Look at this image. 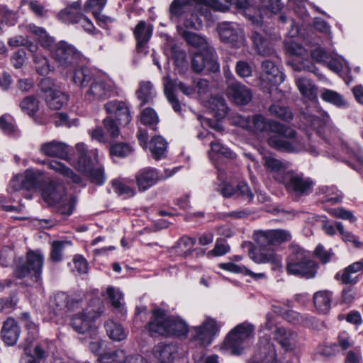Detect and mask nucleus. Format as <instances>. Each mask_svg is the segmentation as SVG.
<instances>
[{"label": "nucleus", "instance_id": "nucleus-1", "mask_svg": "<svg viewBox=\"0 0 363 363\" xmlns=\"http://www.w3.org/2000/svg\"><path fill=\"white\" fill-rule=\"evenodd\" d=\"M279 129L275 135L268 138L270 147L287 152H299L305 150L313 156L318 154L314 145L306 143V140H310L309 135L305 138L298 134L294 129L281 123Z\"/></svg>", "mask_w": 363, "mask_h": 363}, {"label": "nucleus", "instance_id": "nucleus-2", "mask_svg": "<svg viewBox=\"0 0 363 363\" xmlns=\"http://www.w3.org/2000/svg\"><path fill=\"white\" fill-rule=\"evenodd\" d=\"M151 335L165 337H186L189 333L187 323L179 317L168 316L160 308L152 311V318L148 324Z\"/></svg>", "mask_w": 363, "mask_h": 363}, {"label": "nucleus", "instance_id": "nucleus-3", "mask_svg": "<svg viewBox=\"0 0 363 363\" xmlns=\"http://www.w3.org/2000/svg\"><path fill=\"white\" fill-rule=\"evenodd\" d=\"M42 195L48 204L57 206L60 213L68 216L72 213L75 198L66 194L65 187L62 184L55 180L50 181L45 185Z\"/></svg>", "mask_w": 363, "mask_h": 363}, {"label": "nucleus", "instance_id": "nucleus-4", "mask_svg": "<svg viewBox=\"0 0 363 363\" xmlns=\"http://www.w3.org/2000/svg\"><path fill=\"white\" fill-rule=\"evenodd\" d=\"M254 337V326L248 323L238 325L225 339L222 349L232 354H240Z\"/></svg>", "mask_w": 363, "mask_h": 363}, {"label": "nucleus", "instance_id": "nucleus-5", "mask_svg": "<svg viewBox=\"0 0 363 363\" xmlns=\"http://www.w3.org/2000/svg\"><path fill=\"white\" fill-rule=\"evenodd\" d=\"M91 0H87L84 4L83 11L82 13L81 4L76 1L67 6L57 14L59 20L65 23H77L86 32L90 33L91 21L85 15L90 11Z\"/></svg>", "mask_w": 363, "mask_h": 363}, {"label": "nucleus", "instance_id": "nucleus-6", "mask_svg": "<svg viewBox=\"0 0 363 363\" xmlns=\"http://www.w3.org/2000/svg\"><path fill=\"white\" fill-rule=\"evenodd\" d=\"M280 183L283 184L288 193L294 197L307 196L312 192L313 182L303 174L289 171L284 177H280Z\"/></svg>", "mask_w": 363, "mask_h": 363}, {"label": "nucleus", "instance_id": "nucleus-7", "mask_svg": "<svg viewBox=\"0 0 363 363\" xmlns=\"http://www.w3.org/2000/svg\"><path fill=\"white\" fill-rule=\"evenodd\" d=\"M40 91L45 94L47 105L52 109L59 110L66 104L69 96L59 89V86L53 79L43 78L39 83Z\"/></svg>", "mask_w": 363, "mask_h": 363}, {"label": "nucleus", "instance_id": "nucleus-8", "mask_svg": "<svg viewBox=\"0 0 363 363\" xmlns=\"http://www.w3.org/2000/svg\"><path fill=\"white\" fill-rule=\"evenodd\" d=\"M217 30L221 41L224 43L235 48L245 45L246 38L241 25L235 22H222L218 25Z\"/></svg>", "mask_w": 363, "mask_h": 363}, {"label": "nucleus", "instance_id": "nucleus-9", "mask_svg": "<svg viewBox=\"0 0 363 363\" xmlns=\"http://www.w3.org/2000/svg\"><path fill=\"white\" fill-rule=\"evenodd\" d=\"M154 356L157 363H189L187 357L182 354L178 345L173 342H160L155 346Z\"/></svg>", "mask_w": 363, "mask_h": 363}, {"label": "nucleus", "instance_id": "nucleus-10", "mask_svg": "<svg viewBox=\"0 0 363 363\" xmlns=\"http://www.w3.org/2000/svg\"><path fill=\"white\" fill-rule=\"evenodd\" d=\"M240 125L245 129L255 133H277L279 130L280 123L267 119L261 114H255L252 116L242 118Z\"/></svg>", "mask_w": 363, "mask_h": 363}, {"label": "nucleus", "instance_id": "nucleus-11", "mask_svg": "<svg viewBox=\"0 0 363 363\" xmlns=\"http://www.w3.org/2000/svg\"><path fill=\"white\" fill-rule=\"evenodd\" d=\"M259 80L263 88L269 89L272 86L281 84L285 80V74L274 61L264 60L261 64Z\"/></svg>", "mask_w": 363, "mask_h": 363}, {"label": "nucleus", "instance_id": "nucleus-12", "mask_svg": "<svg viewBox=\"0 0 363 363\" xmlns=\"http://www.w3.org/2000/svg\"><path fill=\"white\" fill-rule=\"evenodd\" d=\"M52 57L60 66L68 68L78 63L81 54L72 45L61 41L55 45Z\"/></svg>", "mask_w": 363, "mask_h": 363}, {"label": "nucleus", "instance_id": "nucleus-13", "mask_svg": "<svg viewBox=\"0 0 363 363\" xmlns=\"http://www.w3.org/2000/svg\"><path fill=\"white\" fill-rule=\"evenodd\" d=\"M214 50H206L196 52L191 60L192 69L197 73L203 70L216 72L220 66L215 57Z\"/></svg>", "mask_w": 363, "mask_h": 363}, {"label": "nucleus", "instance_id": "nucleus-14", "mask_svg": "<svg viewBox=\"0 0 363 363\" xmlns=\"http://www.w3.org/2000/svg\"><path fill=\"white\" fill-rule=\"evenodd\" d=\"M45 257L40 250H28L26 253V261L22 257L16 259V267L22 272H41L44 265Z\"/></svg>", "mask_w": 363, "mask_h": 363}, {"label": "nucleus", "instance_id": "nucleus-15", "mask_svg": "<svg viewBox=\"0 0 363 363\" xmlns=\"http://www.w3.org/2000/svg\"><path fill=\"white\" fill-rule=\"evenodd\" d=\"M219 328L220 325L214 319L207 318L201 325L192 328V339L201 345H208L211 343Z\"/></svg>", "mask_w": 363, "mask_h": 363}, {"label": "nucleus", "instance_id": "nucleus-16", "mask_svg": "<svg viewBox=\"0 0 363 363\" xmlns=\"http://www.w3.org/2000/svg\"><path fill=\"white\" fill-rule=\"evenodd\" d=\"M291 238L289 232L284 230L259 231L254 234V240L260 247L279 245Z\"/></svg>", "mask_w": 363, "mask_h": 363}, {"label": "nucleus", "instance_id": "nucleus-17", "mask_svg": "<svg viewBox=\"0 0 363 363\" xmlns=\"http://www.w3.org/2000/svg\"><path fill=\"white\" fill-rule=\"evenodd\" d=\"M226 94L235 104L240 106L248 104L253 96L251 89L240 82L229 84L226 89Z\"/></svg>", "mask_w": 363, "mask_h": 363}, {"label": "nucleus", "instance_id": "nucleus-18", "mask_svg": "<svg viewBox=\"0 0 363 363\" xmlns=\"http://www.w3.org/2000/svg\"><path fill=\"white\" fill-rule=\"evenodd\" d=\"M258 250H251L249 252L250 257L256 263H271L272 270H279L281 268V258L277 255L274 251L267 247H260L259 245Z\"/></svg>", "mask_w": 363, "mask_h": 363}, {"label": "nucleus", "instance_id": "nucleus-19", "mask_svg": "<svg viewBox=\"0 0 363 363\" xmlns=\"http://www.w3.org/2000/svg\"><path fill=\"white\" fill-rule=\"evenodd\" d=\"M82 298L78 296H69L65 292H57L50 300V306L55 310L56 315L64 311L74 310L82 302Z\"/></svg>", "mask_w": 363, "mask_h": 363}, {"label": "nucleus", "instance_id": "nucleus-20", "mask_svg": "<svg viewBox=\"0 0 363 363\" xmlns=\"http://www.w3.org/2000/svg\"><path fill=\"white\" fill-rule=\"evenodd\" d=\"M104 109L108 114L113 115L118 122L126 125L131 121V116L127 104L122 101H110L104 104Z\"/></svg>", "mask_w": 363, "mask_h": 363}, {"label": "nucleus", "instance_id": "nucleus-21", "mask_svg": "<svg viewBox=\"0 0 363 363\" xmlns=\"http://www.w3.org/2000/svg\"><path fill=\"white\" fill-rule=\"evenodd\" d=\"M161 179L162 176L160 175L157 169L150 167L140 169L135 175L136 184L140 191L147 190Z\"/></svg>", "mask_w": 363, "mask_h": 363}, {"label": "nucleus", "instance_id": "nucleus-22", "mask_svg": "<svg viewBox=\"0 0 363 363\" xmlns=\"http://www.w3.org/2000/svg\"><path fill=\"white\" fill-rule=\"evenodd\" d=\"M39 152L45 156L68 160V145L55 140L42 143L39 147Z\"/></svg>", "mask_w": 363, "mask_h": 363}, {"label": "nucleus", "instance_id": "nucleus-23", "mask_svg": "<svg viewBox=\"0 0 363 363\" xmlns=\"http://www.w3.org/2000/svg\"><path fill=\"white\" fill-rule=\"evenodd\" d=\"M263 165L267 172L273 174L275 180L280 183V177H284L285 174L288 173V164L274 157L271 154H264L262 155Z\"/></svg>", "mask_w": 363, "mask_h": 363}, {"label": "nucleus", "instance_id": "nucleus-24", "mask_svg": "<svg viewBox=\"0 0 363 363\" xmlns=\"http://www.w3.org/2000/svg\"><path fill=\"white\" fill-rule=\"evenodd\" d=\"M261 29H255L252 32L251 40L257 54L262 56H273L274 49L269 40L261 32Z\"/></svg>", "mask_w": 363, "mask_h": 363}, {"label": "nucleus", "instance_id": "nucleus-25", "mask_svg": "<svg viewBox=\"0 0 363 363\" xmlns=\"http://www.w3.org/2000/svg\"><path fill=\"white\" fill-rule=\"evenodd\" d=\"M203 0H173L171 3L169 11L172 17L177 18L189 16L193 9H196L195 3H202Z\"/></svg>", "mask_w": 363, "mask_h": 363}, {"label": "nucleus", "instance_id": "nucleus-26", "mask_svg": "<svg viewBox=\"0 0 363 363\" xmlns=\"http://www.w3.org/2000/svg\"><path fill=\"white\" fill-rule=\"evenodd\" d=\"M21 334V330L16 320L11 318H7L3 323L1 336L7 345H14Z\"/></svg>", "mask_w": 363, "mask_h": 363}, {"label": "nucleus", "instance_id": "nucleus-27", "mask_svg": "<svg viewBox=\"0 0 363 363\" xmlns=\"http://www.w3.org/2000/svg\"><path fill=\"white\" fill-rule=\"evenodd\" d=\"M296 337V333L284 327L277 328L274 332V339L286 351L295 348Z\"/></svg>", "mask_w": 363, "mask_h": 363}, {"label": "nucleus", "instance_id": "nucleus-28", "mask_svg": "<svg viewBox=\"0 0 363 363\" xmlns=\"http://www.w3.org/2000/svg\"><path fill=\"white\" fill-rule=\"evenodd\" d=\"M205 142H208L211 146V150L208 151V156L213 159V153L220 157L225 158H233L235 154L228 147L223 146L218 140H217L213 133L208 132L203 136Z\"/></svg>", "mask_w": 363, "mask_h": 363}, {"label": "nucleus", "instance_id": "nucleus-29", "mask_svg": "<svg viewBox=\"0 0 363 363\" xmlns=\"http://www.w3.org/2000/svg\"><path fill=\"white\" fill-rule=\"evenodd\" d=\"M152 34V26L140 21L134 29V35L137 40V50L138 52L144 50L145 45L150 39Z\"/></svg>", "mask_w": 363, "mask_h": 363}, {"label": "nucleus", "instance_id": "nucleus-30", "mask_svg": "<svg viewBox=\"0 0 363 363\" xmlns=\"http://www.w3.org/2000/svg\"><path fill=\"white\" fill-rule=\"evenodd\" d=\"M333 293L328 290L319 291L314 294L313 299L315 309L319 313L326 314L331 306Z\"/></svg>", "mask_w": 363, "mask_h": 363}, {"label": "nucleus", "instance_id": "nucleus-31", "mask_svg": "<svg viewBox=\"0 0 363 363\" xmlns=\"http://www.w3.org/2000/svg\"><path fill=\"white\" fill-rule=\"evenodd\" d=\"M135 94L138 99L141 101L140 106H143L152 102L156 96V91L150 82L142 81L139 84Z\"/></svg>", "mask_w": 363, "mask_h": 363}, {"label": "nucleus", "instance_id": "nucleus-32", "mask_svg": "<svg viewBox=\"0 0 363 363\" xmlns=\"http://www.w3.org/2000/svg\"><path fill=\"white\" fill-rule=\"evenodd\" d=\"M288 272H315L318 268L316 262L306 257L300 262H289Z\"/></svg>", "mask_w": 363, "mask_h": 363}, {"label": "nucleus", "instance_id": "nucleus-33", "mask_svg": "<svg viewBox=\"0 0 363 363\" xmlns=\"http://www.w3.org/2000/svg\"><path fill=\"white\" fill-rule=\"evenodd\" d=\"M72 325L78 333H89L91 328L90 313L83 311L76 314L72 319Z\"/></svg>", "mask_w": 363, "mask_h": 363}, {"label": "nucleus", "instance_id": "nucleus-34", "mask_svg": "<svg viewBox=\"0 0 363 363\" xmlns=\"http://www.w3.org/2000/svg\"><path fill=\"white\" fill-rule=\"evenodd\" d=\"M207 106L217 118H224L228 113V108L224 98L220 95L211 96Z\"/></svg>", "mask_w": 363, "mask_h": 363}, {"label": "nucleus", "instance_id": "nucleus-35", "mask_svg": "<svg viewBox=\"0 0 363 363\" xmlns=\"http://www.w3.org/2000/svg\"><path fill=\"white\" fill-rule=\"evenodd\" d=\"M165 52L171 55L177 66L182 67L184 65L186 57L185 51L181 49L174 40L169 38H167Z\"/></svg>", "mask_w": 363, "mask_h": 363}, {"label": "nucleus", "instance_id": "nucleus-36", "mask_svg": "<svg viewBox=\"0 0 363 363\" xmlns=\"http://www.w3.org/2000/svg\"><path fill=\"white\" fill-rule=\"evenodd\" d=\"M92 353L96 363H113L111 350L107 348L105 342H92Z\"/></svg>", "mask_w": 363, "mask_h": 363}, {"label": "nucleus", "instance_id": "nucleus-37", "mask_svg": "<svg viewBox=\"0 0 363 363\" xmlns=\"http://www.w3.org/2000/svg\"><path fill=\"white\" fill-rule=\"evenodd\" d=\"M182 36L189 45L200 50V51L213 50L209 47L206 38L202 35L189 31H184Z\"/></svg>", "mask_w": 363, "mask_h": 363}, {"label": "nucleus", "instance_id": "nucleus-38", "mask_svg": "<svg viewBox=\"0 0 363 363\" xmlns=\"http://www.w3.org/2000/svg\"><path fill=\"white\" fill-rule=\"evenodd\" d=\"M147 145L152 157L155 160H157L164 157L167 148V143L162 137H153Z\"/></svg>", "mask_w": 363, "mask_h": 363}, {"label": "nucleus", "instance_id": "nucleus-39", "mask_svg": "<svg viewBox=\"0 0 363 363\" xmlns=\"http://www.w3.org/2000/svg\"><path fill=\"white\" fill-rule=\"evenodd\" d=\"M196 9H193L191 12L189 13V16H186L184 19V25L186 28H197L202 24V21L199 18L198 13L201 16L207 17L206 12L204 11L201 3H195Z\"/></svg>", "mask_w": 363, "mask_h": 363}, {"label": "nucleus", "instance_id": "nucleus-40", "mask_svg": "<svg viewBox=\"0 0 363 363\" xmlns=\"http://www.w3.org/2000/svg\"><path fill=\"white\" fill-rule=\"evenodd\" d=\"M111 86L104 82L92 83V101H104L111 97Z\"/></svg>", "mask_w": 363, "mask_h": 363}, {"label": "nucleus", "instance_id": "nucleus-41", "mask_svg": "<svg viewBox=\"0 0 363 363\" xmlns=\"http://www.w3.org/2000/svg\"><path fill=\"white\" fill-rule=\"evenodd\" d=\"M104 326L108 337L115 341H121L127 336V333L122 325L111 320H107Z\"/></svg>", "mask_w": 363, "mask_h": 363}, {"label": "nucleus", "instance_id": "nucleus-42", "mask_svg": "<svg viewBox=\"0 0 363 363\" xmlns=\"http://www.w3.org/2000/svg\"><path fill=\"white\" fill-rule=\"evenodd\" d=\"M76 149L79 156L77 167L78 170L88 176L91 174V162L89 158L86 155V148L83 143H78Z\"/></svg>", "mask_w": 363, "mask_h": 363}, {"label": "nucleus", "instance_id": "nucleus-43", "mask_svg": "<svg viewBox=\"0 0 363 363\" xmlns=\"http://www.w3.org/2000/svg\"><path fill=\"white\" fill-rule=\"evenodd\" d=\"M196 240L189 237L182 238L174 247L175 253L184 257H189L193 252Z\"/></svg>", "mask_w": 363, "mask_h": 363}, {"label": "nucleus", "instance_id": "nucleus-44", "mask_svg": "<svg viewBox=\"0 0 363 363\" xmlns=\"http://www.w3.org/2000/svg\"><path fill=\"white\" fill-rule=\"evenodd\" d=\"M296 84L300 93L305 97L313 100L316 97V86L311 80L299 77L296 79Z\"/></svg>", "mask_w": 363, "mask_h": 363}, {"label": "nucleus", "instance_id": "nucleus-45", "mask_svg": "<svg viewBox=\"0 0 363 363\" xmlns=\"http://www.w3.org/2000/svg\"><path fill=\"white\" fill-rule=\"evenodd\" d=\"M48 167L50 169L60 173L74 183L78 184L81 182V178L79 176L76 174L71 169L68 168L60 162L55 160L51 161L48 163Z\"/></svg>", "mask_w": 363, "mask_h": 363}, {"label": "nucleus", "instance_id": "nucleus-46", "mask_svg": "<svg viewBox=\"0 0 363 363\" xmlns=\"http://www.w3.org/2000/svg\"><path fill=\"white\" fill-rule=\"evenodd\" d=\"M19 106L21 111L30 116H34L39 110V101L33 96L25 97Z\"/></svg>", "mask_w": 363, "mask_h": 363}, {"label": "nucleus", "instance_id": "nucleus-47", "mask_svg": "<svg viewBox=\"0 0 363 363\" xmlns=\"http://www.w3.org/2000/svg\"><path fill=\"white\" fill-rule=\"evenodd\" d=\"M269 112L272 116L282 121H289L293 118L291 111L286 106L274 104L269 107Z\"/></svg>", "mask_w": 363, "mask_h": 363}, {"label": "nucleus", "instance_id": "nucleus-48", "mask_svg": "<svg viewBox=\"0 0 363 363\" xmlns=\"http://www.w3.org/2000/svg\"><path fill=\"white\" fill-rule=\"evenodd\" d=\"M23 317L26 321L25 326L28 331L29 337L26 340V345L23 347V350L26 352L32 345L33 340L37 337L38 333V326L30 320V316L28 313H23Z\"/></svg>", "mask_w": 363, "mask_h": 363}, {"label": "nucleus", "instance_id": "nucleus-49", "mask_svg": "<svg viewBox=\"0 0 363 363\" xmlns=\"http://www.w3.org/2000/svg\"><path fill=\"white\" fill-rule=\"evenodd\" d=\"M28 30L37 36L38 42L43 47L47 48L52 45L53 42L52 38L48 35L43 28L38 27L35 25H29Z\"/></svg>", "mask_w": 363, "mask_h": 363}, {"label": "nucleus", "instance_id": "nucleus-50", "mask_svg": "<svg viewBox=\"0 0 363 363\" xmlns=\"http://www.w3.org/2000/svg\"><path fill=\"white\" fill-rule=\"evenodd\" d=\"M73 80L80 86H86L91 81V70L88 67H82L74 72Z\"/></svg>", "mask_w": 363, "mask_h": 363}, {"label": "nucleus", "instance_id": "nucleus-51", "mask_svg": "<svg viewBox=\"0 0 363 363\" xmlns=\"http://www.w3.org/2000/svg\"><path fill=\"white\" fill-rule=\"evenodd\" d=\"M164 84H172V91L174 92L177 89H178L186 96H191L196 93V89H194V84L192 85H187L179 80H172L168 76L164 78Z\"/></svg>", "mask_w": 363, "mask_h": 363}, {"label": "nucleus", "instance_id": "nucleus-52", "mask_svg": "<svg viewBox=\"0 0 363 363\" xmlns=\"http://www.w3.org/2000/svg\"><path fill=\"white\" fill-rule=\"evenodd\" d=\"M21 177V185L23 189L35 190L38 188L39 184L36 174L32 170H26Z\"/></svg>", "mask_w": 363, "mask_h": 363}, {"label": "nucleus", "instance_id": "nucleus-53", "mask_svg": "<svg viewBox=\"0 0 363 363\" xmlns=\"http://www.w3.org/2000/svg\"><path fill=\"white\" fill-rule=\"evenodd\" d=\"M98 157V153L96 150H95L94 157L96 164H94V167L92 166V184L94 183L97 185H102L106 181V177L103 165L99 162Z\"/></svg>", "mask_w": 363, "mask_h": 363}, {"label": "nucleus", "instance_id": "nucleus-54", "mask_svg": "<svg viewBox=\"0 0 363 363\" xmlns=\"http://www.w3.org/2000/svg\"><path fill=\"white\" fill-rule=\"evenodd\" d=\"M320 97L325 101L333 104L337 106H343L346 104L342 96L337 92L333 90L324 89L322 91Z\"/></svg>", "mask_w": 363, "mask_h": 363}, {"label": "nucleus", "instance_id": "nucleus-55", "mask_svg": "<svg viewBox=\"0 0 363 363\" xmlns=\"http://www.w3.org/2000/svg\"><path fill=\"white\" fill-rule=\"evenodd\" d=\"M113 188L115 191L121 195H125L127 197H132L135 194V189L133 187L127 185L123 179H114L112 182Z\"/></svg>", "mask_w": 363, "mask_h": 363}, {"label": "nucleus", "instance_id": "nucleus-56", "mask_svg": "<svg viewBox=\"0 0 363 363\" xmlns=\"http://www.w3.org/2000/svg\"><path fill=\"white\" fill-rule=\"evenodd\" d=\"M304 118L309 125L315 130L325 125L329 121V116L325 113H319V116L306 115Z\"/></svg>", "mask_w": 363, "mask_h": 363}, {"label": "nucleus", "instance_id": "nucleus-57", "mask_svg": "<svg viewBox=\"0 0 363 363\" xmlns=\"http://www.w3.org/2000/svg\"><path fill=\"white\" fill-rule=\"evenodd\" d=\"M108 298L111 301L112 306L116 309H121L123 307V294L112 286H109L106 289Z\"/></svg>", "mask_w": 363, "mask_h": 363}, {"label": "nucleus", "instance_id": "nucleus-58", "mask_svg": "<svg viewBox=\"0 0 363 363\" xmlns=\"http://www.w3.org/2000/svg\"><path fill=\"white\" fill-rule=\"evenodd\" d=\"M164 94L176 112L181 111V104L172 91V84H164Z\"/></svg>", "mask_w": 363, "mask_h": 363}, {"label": "nucleus", "instance_id": "nucleus-59", "mask_svg": "<svg viewBox=\"0 0 363 363\" xmlns=\"http://www.w3.org/2000/svg\"><path fill=\"white\" fill-rule=\"evenodd\" d=\"M230 250V246L225 240H217L214 248L207 253V257H218L223 256L228 253Z\"/></svg>", "mask_w": 363, "mask_h": 363}, {"label": "nucleus", "instance_id": "nucleus-60", "mask_svg": "<svg viewBox=\"0 0 363 363\" xmlns=\"http://www.w3.org/2000/svg\"><path fill=\"white\" fill-rule=\"evenodd\" d=\"M17 279L22 280L21 284L27 286H33L41 283L40 274H17Z\"/></svg>", "mask_w": 363, "mask_h": 363}, {"label": "nucleus", "instance_id": "nucleus-61", "mask_svg": "<svg viewBox=\"0 0 363 363\" xmlns=\"http://www.w3.org/2000/svg\"><path fill=\"white\" fill-rule=\"evenodd\" d=\"M35 69L41 75L48 73L50 67L48 60L43 55H35L33 57Z\"/></svg>", "mask_w": 363, "mask_h": 363}, {"label": "nucleus", "instance_id": "nucleus-62", "mask_svg": "<svg viewBox=\"0 0 363 363\" xmlns=\"http://www.w3.org/2000/svg\"><path fill=\"white\" fill-rule=\"evenodd\" d=\"M323 192L325 194V201L335 203L342 200V195L335 186H324L321 188Z\"/></svg>", "mask_w": 363, "mask_h": 363}, {"label": "nucleus", "instance_id": "nucleus-63", "mask_svg": "<svg viewBox=\"0 0 363 363\" xmlns=\"http://www.w3.org/2000/svg\"><path fill=\"white\" fill-rule=\"evenodd\" d=\"M159 121L157 114L151 108H145L141 113V122L143 124L154 125Z\"/></svg>", "mask_w": 363, "mask_h": 363}, {"label": "nucleus", "instance_id": "nucleus-64", "mask_svg": "<svg viewBox=\"0 0 363 363\" xmlns=\"http://www.w3.org/2000/svg\"><path fill=\"white\" fill-rule=\"evenodd\" d=\"M235 72L239 77L247 78L252 76V68L247 61L239 60L235 65Z\"/></svg>", "mask_w": 363, "mask_h": 363}]
</instances>
